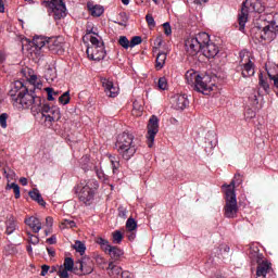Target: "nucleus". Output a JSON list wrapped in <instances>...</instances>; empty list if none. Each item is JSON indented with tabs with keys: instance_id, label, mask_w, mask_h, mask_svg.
Masks as SVG:
<instances>
[{
	"instance_id": "obj_42",
	"label": "nucleus",
	"mask_w": 278,
	"mask_h": 278,
	"mask_svg": "<svg viewBox=\"0 0 278 278\" xmlns=\"http://www.w3.org/2000/svg\"><path fill=\"white\" fill-rule=\"evenodd\" d=\"M137 45H142V37L135 36L130 40V49H134V47H137Z\"/></svg>"
},
{
	"instance_id": "obj_9",
	"label": "nucleus",
	"mask_w": 278,
	"mask_h": 278,
	"mask_svg": "<svg viewBox=\"0 0 278 278\" xmlns=\"http://www.w3.org/2000/svg\"><path fill=\"white\" fill-rule=\"evenodd\" d=\"M42 5L52 10L55 21H60L66 16V4L62 0L43 1Z\"/></svg>"
},
{
	"instance_id": "obj_22",
	"label": "nucleus",
	"mask_w": 278,
	"mask_h": 278,
	"mask_svg": "<svg viewBox=\"0 0 278 278\" xmlns=\"http://www.w3.org/2000/svg\"><path fill=\"white\" fill-rule=\"evenodd\" d=\"M199 77L201 76H199V74H197L194 70H189L185 75V79L187 80V84H189V86H197Z\"/></svg>"
},
{
	"instance_id": "obj_32",
	"label": "nucleus",
	"mask_w": 278,
	"mask_h": 278,
	"mask_svg": "<svg viewBox=\"0 0 278 278\" xmlns=\"http://www.w3.org/2000/svg\"><path fill=\"white\" fill-rule=\"evenodd\" d=\"M126 229L127 231H136V229H138V223H136V219L129 217L126 222Z\"/></svg>"
},
{
	"instance_id": "obj_54",
	"label": "nucleus",
	"mask_w": 278,
	"mask_h": 278,
	"mask_svg": "<svg viewBox=\"0 0 278 278\" xmlns=\"http://www.w3.org/2000/svg\"><path fill=\"white\" fill-rule=\"evenodd\" d=\"M47 242L48 244H55V242H58V239L55 238V236H52L47 239Z\"/></svg>"
},
{
	"instance_id": "obj_38",
	"label": "nucleus",
	"mask_w": 278,
	"mask_h": 278,
	"mask_svg": "<svg viewBox=\"0 0 278 278\" xmlns=\"http://www.w3.org/2000/svg\"><path fill=\"white\" fill-rule=\"evenodd\" d=\"M157 88L159 90H166V88H168V80H166V77L159 78Z\"/></svg>"
},
{
	"instance_id": "obj_43",
	"label": "nucleus",
	"mask_w": 278,
	"mask_h": 278,
	"mask_svg": "<svg viewBox=\"0 0 278 278\" xmlns=\"http://www.w3.org/2000/svg\"><path fill=\"white\" fill-rule=\"evenodd\" d=\"M0 127H2V129L8 127V113H2L0 115Z\"/></svg>"
},
{
	"instance_id": "obj_3",
	"label": "nucleus",
	"mask_w": 278,
	"mask_h": 278,
	"mask_svg": "<svg viewBox=\"0 0 278 278\" xmlns=\"http://www.w3.org/2000/svg\"><path fill=\"white\" fill-rule=\"evenodd\" d=\"M278 31V13L274 15L273 20L266 21L262 15L256 25L251 29V36L258 42H273L277 38Z\"/></svg>"
},
{
	"instance_id": "obj_1",
	"label": "nucleus",
	"mask_w": 278,
	"mask_h": 278,
	"mask_svg": "<svg viewBox=\"0 0 278 278\" xmlns=\"http://www.w3.org/2000/svg\"><path fill=\"white\" fill-rule=\"evenodd\" d=\"M9 97H11V102L15 108H23L24 110L30 108V112L40 114L42 98L34 94L31 91L29 92L22 81L17 80L14 83V86L9 91Z\"/></svg>"
},
{
	"instance_id": "obj_36",
	"label": "nucleus",
	"mask_w": 278,
	"mask_h": 278,
	"mask_svg": "<svg viewBox=\"0 0 278 278\" xmlns=\"http://www.w3.org/2000/svg\"><path fill=\"white\" fill-rule=\"evenodd\" d=\"M118 45L123 47V49L131 48L129 39L126 36H121L118 39Z\"/></svg>"
},
{
	"instance_id": "obj_13",
	"label": "nucleus",
	"mask_w": 278,
	"mask_h": 278,
	"mask_svg": "<svg viewBox=\"0 0 278 278\" xmlns=\"http://www.w3.org/2000/svg\"><path fill=\"white\" fill-rule=\"evenodd\" d=\"M256 278H266L273 271V264L264 257H257Z\"/></svg>"
},
{
	"instance_id": "obj_14",
	"label": "nucleus",
	"mask_w": 278,
	"mask_h": 278,
	"mask_svg": "<svg viewBox=\"0 0 278 278\" xmlns=\"http://www.w3.org/2000/svg\"><path fill=\"white\" fill-rule=\"evenodd\" d=\"M47 45L51 53H56L58 55H62V53H64V37H52L47 40Z\"/></svg>"
},
{
	"instance_id": "obj_45",
	"label": "nucleus",
	"mask_w": 278,
	"mask_h": 278,
	"mask_svg": "<svg viewBox=\"0 0 278 278\" xmlns=\"http://www.w3.org/2000/svg\"><path fill=\"white\" fill-rule=\"evenodd\" d=\"M28 242L30 244H38V242H40V239L38 238V236L28 232Z\"/></svg>"
},
{
	"instance_id": "obj_16",
	"label": "nucleus",
	"mask_w": 278,
	"mask_h": 278,
	"mask_svg": "<svg viewBox=\"0 0 278 278\" xmlns=\"http://www.w3.org/2000/svg\"><path fill=\"white\" fill-rule=\"evenodd\" d=\"M75 268L80 270L83 275H90V273L94 270L90 257H83L80 261L76 262Z\"/></svg>"
},
{
	"instance_id": "obj_41",
	"label": "nucleus",
	"mask_w": 278,
	"mask_h": 278,
	"mask_svg": "<svg viewBox=\"0 0 278 278\" xmlns=\"http://www.w3.org/2000/svg\"><path fill=\"white\" fill-rule=\"evenodd\" d=\"M75 266V262L71 257H66L64 261V268L66 270H73V267Z\"/></svg>"
},
{
	"instance_id": "obj_31",
	"label": "nucleus",
	"mask_w": 278,
	"mask_h": 278,
	"mask_svg": "<svg viewBox=\"0 0 278 278\" xmlns=\"http://www.w3.org/2000/svg\"><path fill=\"white\" fill-rule=\"evenodd\" d=\"M109 160L111 162L113 173L116 174L118 168H121V162H118V160H116V156H113L112 154L109 155Z\"/></svg>"
},
{
	"instance_id": "obj_51",
	"label": "nucleus",
	"mask_w": 278,
	"mask_h": 278,
	"mask_svg": "<svg viewBox=\"0 0 278 278\" xmlns=\"http://www.w3.org/2000/svg\"><path fill=\"white\" fill-rule=\"evenodd\" d=\"M50 268L51 267L49 265H42L41 266V273H40L41 277H47V273H49Z\"/></svg>"
},
{
	"instance_id": "obj_10",
	"label": "nucleus",
	"mask_w": 278,
	"mask_h": 278,
	"mask_svg": "<svg viewBox=\"0 0 278 278\" xmlns=\"http://www.w3.org/2000/svg\"><path fill=\"white\" fill-rule=\"evenodd\" d=\"M39 112L42 114V116L46 117L47 123H55L56 121H60V118H62L60 108L58 106H49V104H41Z\"/></svg>"
},
{
	"instance_id": "obj_53",
	"label": "nucleus",
	"mask_w": 278,
	"mask_h": 278,
	"mask_svg": "<svg viewBox=\"0 0 278 278\" xmlns=\"http://www.w3.org/2000/svg\"><path fill=\"white\" fill-rule=\"evenodd\" d=\"M63 225H65V227H70L71 229H73V227H75V222L65 219Z\"/></svg>"
},
{
	"instance_id": "obj_52",
	"label": "nucleus",
	"mask_w": 278,
	"mask_h": 278,
	"mask_svg": "<svg viewBox=\"0 0 278 278\" xmlns=\"http://www.w3.org/2000/svg\"><path fill=\"white\" fill-rule=\"evenodd\" d=\"M231 181H235V186L236 184L240 186L242 184V176H240V174H236L235 178Z\"/></svg>"
},
{
	"instance_id": "obj_26",
	"label": "nucleus",
	"mask_w": 278,
	"mask_h": 278,
	"mask_svg": "<svg viewBox=\"0 0 278 278\" xmlns=\"http://www.w3.org/2000/svg\"><path fill=\"white\" fill-rule=\"evenodd\" d=\"M28 194L30 199H33V201H37V203H39V205H42V207L47 205V203L45 202V199H42V195L40 194V191H38V189H34L33 191H29Z\"/></svg>"
},
{
	"instance_id": "obj_4",
	"label": "nucleus",
	"mask_w": 278,
	"mask_h": 278,
	"mask_svg": "<svg viewBox=\"0 0 278 278\" xmlns=\"http://www.w3.org/2000/svg\"><path fill=\"white\" fill-rule=\"evenodd\" d=\"M99 189V181L97 179H89L80 181L74 187V192L78 197V201L85 205H91L94 201V190Z\"/></svg>"
},
{
	"instance_id": "obj_63",
	"label": "nucleus",
	"mask_w": 278,
	"mask_h": 278,
	"mask_svg": "<svg viewBox=\"0 0 278 278\" xmlns=\"http://www.w3.org/2000/svg\"><path fill=\"white\" fill-rule=\"evenodd\" d=\"M155 43L157 45V47H162V38H156Z\"/></svg>"
},
{
	"instance_id": "obj_37",
	"label": "nucleus",
	"mask_w": 278,
	"mask_h": 278,
	"mask_svg": "<svg viewBox=\"0 0 278 278\" xmlns=\"http://www.w3.org/2000/svg\"><path fill=\"white\" fill-rule=\"evenodd\" d=\"M258 84L261 88L265 90V92H268V90L270 89V86L268 85V80L264 79V76H262V74L260 75Z\"/></svg>"
},
{
	"instance_id": "obj_44",
	"label": "nucleus",
	"mask_w": 278,
	"mask_h": 278,
	"mask_svg": "<svg viewBox=\"0 0 278 278\" xmlns=\"http://www.w3.org/2000/svg\"><path fill=\"white\" fill-rule=\"evenodd\" d=\"M46 92L48 94V101H54L55 100V98H53V94L58 96V92L53 91V88H51V87L46 88Z\"/></svg>"
},
{
	"instance_id": "obj_35",
	"label": "nucleus",
	"mask_w": 278,
	"mask_h": 278,
	"mask_svg": "<svg viewBox=\"0 0 278 278\" xmlns=\"http://www.w3.org/2000/svg\"><path fill=\"white\" fill-rule=\"evenodd\" d=\"M8 188L10 190H13L15 194V199H21V187L16 182H12L11 185H8Z\"/></svg>"
},
{
	"instance_id": "obj_62",
	"label": "nucleus",
	"mask_w": 278,
	"mask_h": 278,
	"mask_svg": "<svg viewBox=\"0 0 278 278\" xmlns=\"http://www.w3.org/2000/svg\"><path fill=\"white\" fill-rule=\"evenodd\" d=\"M81 168H83V170H85V173H86V172L90 170L92 167H90V166H88V165H81Z\"/></svg>"
},
{
	"instance_id": "obj_24",
	"label": "nucleus",
	"mask_w": 278,
	"mask_h": 278,
	"mask_svg": "<svg viewBox=\"0 0 278 278\" xmlns=\"http://www.w3.org/2000/svg\"><path fill=\"white\" fill-rule=\"evenodd\" d=\"M87 8H88V10H89L91 16H97V17H99V16H101V14H103V12H104L103 7H102V5H99V4H96V5H94V4H92V3H88V4H87Z\"/></svg>"
},
{
	"instance_id": "obj_57",
	"label": "nucleus",
	"mask_w": 278,
	"mask_h": 278,
	"mask_svg": "<svg viewBox=\"0 0 278 278\" xmlns=\"http://www.w3.org/2000/svg\"><path fill=\"white\" fill-rule=\"evenodd\" d=\"M47 251H48V255L50 257H54L55 255V250L53 248H47Z\"/></svg>"
},
{
	"instance_id": "obj_60",
	"label": "nucleus",
	"mask_w": 278,
	"mask_h": 278,
	"mask_svg": "<svg viewBox=\"0 0 278 278\" xmlns=\"http://www.w3.org/2000/svg\"><path fill=\"white\" fill-rule=\"evenodd\" d=\"M20 184H22V186H27V178L25 177L20 178Z\"/></svg>"
},
{
	"instance_id": "obj_30",
	"label": "nucleus",
	"mask_w": 278,
	"mask_h": 278,
	"mask_svg": "<svg viewBox=\"0 0 278 278\" xmlns=\"http://www.w3.org/2000/svg\"><path fill=\"white\" fill-rule=\"evenodd\" d=\"M45 77H46L47 81H54L55 78L58 77L55 68L49 67L46 71Z\"/></svg>"
},
{
	"instance_id": "obj_5",
	"label": "nucleus",
	"mask_w": 278,
	"mask_h": 278,
	"mask_svg": "<svg viewBox=\"0 0 278 278\" xmlns=\"http://www.w3.org/2000/svg\"><path fill=\"white\" fill-rule=\"evenodd\" d=\"M116 148L119 155H122L123 160L126 161L131 160V157L136 155V151H138V146L134 140V135L129 132H123L122 135H118Z\"/></svg>"
},
{
	"instance_id": "obj_55",
	"label": "nucleus",
	"mask_w": 278,
	"mask_h": 278,
	"mask_svg": "<svg viewBox=\"0 0 278 278\" xmlns=\"http://www.w3.org/2000/svg\"><path fill=\"white\" fill-rule=\"evenodd\" d=\"M46 225L47 227H53V217H47Z\"/></svg>"
},
{
	"instance_id": "obj_50",
	"label": "nucleus",
	"mask_w": 278,
	"mask_h": 278,
	"mask_svg": "<svg viewBox=\"0 0 278 278\" xmlns=\"http://www.w3.org/2000/svg\"><path fill=\"white\" fill-rule=\"evenodd\" d=\"M118 216L121 218H127V208L119 206L118 207Z\"/></svg>"
},
{
	"instance_id": "obj_7",
	"label": "nucleus",
	"mask_w": 278,
	"mask_h": 278,
	"mask_svg": "<svg viewBox=\"0 0 278 278\" xmlns=\"http://www.w3.org/2000/svg\"><path fill=\"white\" fill-rule=\"evenodd\" d=\"M266 10V5L262 2V0H245L242 3L241 12L239 14V30L244 31V27L247 25V21H249V12H257L262 14Z\"/></svg>"
},
{
	"instance_id": "obj_49",
	"label": "nucleus",
	"mask_w": 278,
	"mask_h": 278,
	"mask_svg": "<svg viewBox=\"0 0 278 278\" xmlns=\"http://www.w3.org/2000/svg\"><path fill=\"white\" fill-rule=\"evenodd\" d=\"M68 271H71V269L61 268L59 270V277H61V278H68Z\"/></svg>"
},
{
	"instance_id": "obj_47",
	"label": "nucleus",
	"mask_w": 278,
	"mask_h": 278,
	"mask_svg": "<svg viewBox=\"0 0 278 278\" xmlns=\"http://www.w3.org/2000/svg\"><path fill=\"white\" fill-rule=\"evenodd\" d=\"M146 21H147L149 27H155V18H153L152 14H147Z\"/></svg>"
},
{
	"instance_id": "obj_15",
	"label": "nucleus",
	"mask_w": 278,
	"mask_h": 278,
	"mask_svg": "<svg viewBox=\"0 0 278 278\" xmlns=\"http://www.w3.org/2000/svg\"><path fill=\"white\" fill-rule=\"evenodd\" d=\"M87 55L90 60H94L96 62H100V60L105 59V47L98 46V47H88L87 48Z\"/></svg>"
},
{
	"instance_id": "obj_39",
	"label": "nucleus",
	"mask_w": 278,
	"mask_h": 278,
	"mask_svg": "<svg viewBox=\"0 0 278 278\" xmlns=\"http://www.w3.org/2000/svg\"><path fill=\"white\" fill-rule=\"evenodd\" d=\"M93 169L96 170L97 177H99L100 179H102V181H105V179H108V176H105V173H103V169H101V166L96 165V166L93 167Z\"/></svg>"
},
{
	"instance_id": "obj_8",
	"label": "nucleus",
	"mask_w": 278,
	"mask_h": 278,
	"mask_svg": "<svg viewBox=\"0 0 278 278\" xmlns=\"http://www.w3.org/2000/svg\"><path fill=\"white\" fill-rule=\"evenodd\" d=\"M239 71H241L242 77H253L255 75V63L251 61L249 52H240Z\"/></svg>"
},
{
	"instance_id": "obj_12",
	"label": "nucleus",
	"mask_w": 278,
	"mask_h": 278,
	"mask_svg": "<svg viewBox=\"0 0 278 278\" xmlns=\"http://www.w3.org/2000/svg\"><path fill=\"white\" fill-rule=\"evenodd\" d=\"M194 89L197 92H202V94H210L214 90V83L210 75L199 76Z\"/></svg>"
},
{
	"instance_id": "obj_2",
	"label": "nucleus",
	"mask_w": 278,
	"mask_h": 278,
	"mask_svg": "<svg viewBox=\"0 0 278 278\" xmlns=\"http://www.w3.org/2000/svg\"><path fill=\"white\" fill-rule=\"evenodd\" d=\"M185 47L189 55H197L200 51L205 58L212 59L220 51L216 43L212 42L207 33H199L186 40Z\"/></svg>"
},
{
	"instance_id": "obj_18",
	"label": "nucleus",
	"mask_w": 278,
	"mask_h": 278,
	"mask_svg": "<svg viewBox=\"0 0 278 278\" xmlns=\"http://www.w3.org/2000/svg\"><path fill=\"white\" fill-rule=\"evenodd\" d=\"M172 103L175 110H186L187 105H190L187 94H177L172 99Z\"/></svg>"
},
{
	"instance_id": "obj_19",
	"label": "nucleus",
	"mask_w": 278,
	"mask_h": 278,
	"mask_svg": "<svg viewBox=\"0 0 278 278\" xmlns=\"http://www.w3.org/2000/svg\"><path fill=\"white\" fill-rule=\"evenodd\" d=\"M25 225L33 229L34 233H39L40 229H42V222L38 219V217L30 216L25 219Z\"/></svg>"
},
{
	"instance_id": "obj_17",
	"label": "nucleus",
	"mask_w": 278,
	"mask_h": 278,
	"mask_svg": "<svg viewBox=\"0 0 278 278\" xmlns=\"http://www.w3.org/2000/svg\"><path fill=\"white\" fill-rule=\"evenodd\" d=\"M101 84L108 97H111L112 99H114L115 97H118V87H115L112 80L108 78H102Z\"/></svg>"
},
{
	"instance_id": "obj_29",
	"label": "nucleus",
	"mask_w": 278,
	"mask_h": 278,
	"mask_svg": "<svg viewBox=\"0 0 278 278\" xmlns=\"http://www.w3.org/2000/svg\"><path fill=\"white\" fill-rule=\"evenodd\" d=\"M33 45L35 47V49H45V47H47V41L45 38L42 37H36L33 39Z\"/></svg>"
},
{
	"instance_id": "obj_27",
	"label": "nucleus",
	"mask_w": 278,
	"mask_h": 278,
	"mask_svg": "<svg viewBox=\"0 0 278 278\" xmlns=\"http://www.w3.org/2000/svg\"><path fill=\"white\" fill-rule=\"evenodd\" d=\"M164 64H166V53L160 52L156 56L155 67L161 71V68H164Z\"/></svg>"
},
{
	"instance_id": "obj_46",
	"label": "nucleus",
	"mask_w": 278,
	"mask_h": 278,
	"mask_svg": "<svg viewBox=\"0 0 278 278\" xmlns=\"http://www.w3.org/2000/svg\"><path fill=\"white\" fill-rule=\"evenodd\" d=\"M165 36H170L173 34V28L170 27V23L166 22L163 24Z\"/></svg>"
},
{
	"instance_id": "obj_48",
	"label": "nucleus",
	"mask_w": 278,
	"mask_h": 278,
	"mask_svg": "<svg viewBox=\"0 0 278 278\" xmlns=\"http://www.w3.org/2000/svg\"><path fill=\"white\" fill-rule=\"evenodd\" d=\"M244 116L248 121H251V118H255V111H253V109H248Z\"/></svg>"
},
{
	"instance_id": "obj_28",
	"label": "nucleus",
	"mask_w": 278,
	"mask_h": 278,
	"mask_svg": "<svg viewBox=\"0 0 278 278\" xmlns=\"http://www.w3.org/2000/svg\"><path fill=\"white\" fill-rule=\"evenodd\" d=\"M72 247L76 253H79V255H84V253H86V244L79 240L75 241Z\"/></svg>"
},
{
	"instance_id": "obj_11",
	"label": "nucleus",
	"mask_w": 278,
	"mask_h": 278,
	"mask_svg": "<svg viewBox=\"0 0 278 278\" xmlns=\"http://www.w3.org/2000/svg\"><path fill=\"white\" fill-rule=\"evenodd\" d=\"M160 131V119H157V116L152 115L148 123V147L151 149L153 147V142H155V136H157V132Z\"/></svg>"
},
{
	"instance_id": "obj_33",
	"label": "nucleus",
	"mask_w": 278,
	"mask_h": 278,
	"mask_svg": "<svg viewBox=\"0 0 278 278\" xmlns=\"http://www.w3.org/2000/svg\"><path fill=\"white\" fill-rule=\"evenodd\" d=\"M89 40L91 42V47H104L103 46V40H101V38L97 37V36H89Z\"/></svg>"
},
{
	"instance_id": "obj_40",
	"label": "nucleus",
	"mask_w": 278,
	"mask_h": 278,
	"mask_svg": "<svg viewBox=\"0 0 278 278\" xmlns=\"http://www.w3.org/2000/svg\"><path fill=\"white\" fill-rule=\"evenodd\" d=\"M114 244H121L123 242V233L119 230L113 232Z\"/></svg>"
},
{
	"instance_id": "obj_6",
	"label": "nucleus",
	"mask_w": 278,
	"mask_h": 278,
	"mask_svg": "<svg viewBox=\"0 0 278 278\" xmlns=\"http://www.w3.org/2000/svg\"><path fill=\"white\" fill-rule=\"evenodd\" d=\"M226 204L224 206V216L226 218H236L238 216V200L236 199V181L224 185Z\"/></svg>"
},
{
	"instance_id": "obj_58",
	"label": "nucleus",
	"mask_w": 278,
	"mask_h": 278,
	"mask_svg": "<svg viewBox=\"0 0 278 278\" xmlns=\"http://www.w3.org/2000/svg\"><path fill=\"white\" fill-rule=\"evenodd\" d=\"M122 278H134V275H131V273H129V271H123Z\"/></svg>"
},
{
	"instance_id": "obj_59",
	"label": "nucleus",
	"mask_w": 278,
	"mask_h": 278,
	"mask_svg": "<svg viewBox=\"0 0 278 278\" xmlns=\"http://www.w3.org/2000/svg\"><path fill=\"white\" fill-rule=\"evenodd\" d=\"M128 240H136V232L128 231Z\"/></svg>"
},
{
	"instance_id": "obj_23",
	"label": "nucleus",
	"mask_w": 278,
	"mask_h": 278,
	"mask_svg": "<svg viewBox=\"0 0 278 278\" xmlns=\"http://www.w3.org/2000/svg\"><path fill=\"white\" fill-rule=\"evenodd\" d=\"M5 225H7L5 235L12 236V233L16 231V219H14V216L10 215L7 219Z\"/></svg>"
},
{
	"instance_id": "obj_56",
	"label": "nucleus",
	"mask_w": 278,
	"mask_h": 278,
	"mask_svg": "<svg viewBox=\"0 0 278 278\" xmlns=\"http://www.w3.org/2000/svg\"><path fill=\"white\" fill-rule=\"evenodd\" d=\"M5 1H8V0H0V12L1 13L5 12Z\"/></svg>"
},
{
	"instance_id": "obj_34",
	"label": "nucleus",
	"mask_w": 278,
	"mask_h": 278,
	"mask_svg": "<svg viewBox=\"0 0 278 278\" xmlns=\"http://www.w3.org/2000/svg\"><path fill=\"white\" fill-rule=\"evenodd\" d=\"M60 103H62V105H68V103H71V92L70 91H65L60 98H59Z\"/></svg>"
},
{
	"instance_id": "obj_25",
	"label": "nucleus",
	"mask_w": 278,
	"mask_h": 278,
	"mask_svg": "<svg viewBox=\"0 0 278 278\" xmlns=\"http://www.w3.org/2000/svg\"><path fill=\"white\" fill-rule=\"evenodd\" d=\"M96 244H99L101 251H103L105 254L110 251V249L112 247L110 244V241H108V239H104L102 237L96 238Z\"/></svg>"
},
{
	"instance_id": "obj_64",
	"label": "nucleus",
	"mask_w": 278,
	"mask_h": 278,
	"mask_svg": "<svg viewBox=\"0 0 278 278\" xmlns=\"http://www.w3.org/2000/svg\"><path fill=\"white\" fill-rule=\"evenodd\" d=\"M36 79H38V76H36V75L30 76L31 84H36Z\"/></svg>"
},
{
	"instance_id": "obj_21",
	"label": "nucleus",
	"mask_w": 278,
	"mask_h": 278,
	"mask_svg": "<svg viewBox=\"0 0 278 278\" xmlns=\"http://www.w3.org/2000/svg\"><path fill=\"white\" fill-rule=\"evenodd\" d=\"M109 275L113 278L118 277V275L123 276V268H121L119 266L114 265V261H111L109 263V266L106 268Z\"/></svg>"
},
{
	"instance_id": "obj_20",
	"label": "nucleus",
	"mask_w": 278,
	"mask_h": 278,
	"mask_svg": "<svg viewBox=\"0 0 278 278\" xmlns=\"http://www.w3.org/2000/svg\"><path fill=\"white\" fill-rule=\"evenodd\" d=\"M106 255H110L113 262H118V260L125 255V252H123V250L118 247L111 245V249L106 252Z\"/></svg>"
},
{
	"instance_id": "obj_61",
	"label": "nucleus",
	"mask_w": 278,
	"mask_h": 278,
	"mask_svg": "<svg viewBox=\"0 0 278 278\" xmlns=\"http://www.w3.org/2000/svg\"><path fill=\"white\" fill-rule=\"evenodd\" d=\"M252 101H253V102H252V105H257V103H258V102H257V96L254 94V96L252 97Z\"/></svg>"
}]
</instances>
